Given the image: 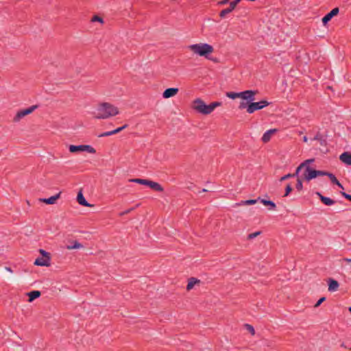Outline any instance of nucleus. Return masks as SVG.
Masks as SVG:
<instances>
[{"mask_svg":"<svg viewBox=\"0 0 351 351\" xmlns=\"http://www.w3.org/2000/svg\"><path fill=\"white\" fill-rule=\"evenodd\" d=\"M97 111V113L95 115V118L101 119H106L119 114L118 108L109 103L99 104Z\"/></svg>","mask_w":351,"mask_h":351,"instance_id":"obj_1","label":"nucleus"},{"mask_svg":"<svg viewBox=\"0 0 351 351\" xmlns=\"http://www.w3.org/2000/svg\"><path fill=\"white\" fill-rule=\"evenodd\" d=\"M314 161V159H308L301 163L296 169L295 173L298 174L302 171L301 178L302 180L309 182L312 179L315 178L316 170L310 167V164Z\"/></svg>","mask_w":351,"mask_h":351,"instance_id":"obj_2","label":"nucleus"},{"mask_svg":"<svg viewBox=\"0 0 351 351\" xmlns=\"http://www.w3.org/2000/svg\"><path fill=\"white\" fill-rule=\"evenodd\" d=\"M221 103L218 101L213 102L209 105L206 104V103L202 100L201 99H196L193 101L192 104V108L198 112L199 113L203 114H210L217 107L221 106Z\"/></svg>","mask_w":351,"mask_h":351,"instance_id":"obj_3","label":"nucleus"},{"mask_svg":"<svg viewBox=\"0 0 351 351\" xmlns=\"http://www.w3.org/2000/svg\"><path fill=\"white\" fill-rule=\"evenodd\" d=\"M189 49L194 53L206 57L214 51L213 47L206 43H199L189 46Z\"/></svg>","mask_w":351,"mask_h":351,"instance_id":"obj_4","label":"nucleus"},{"mask_svg":"<svg viewBox=\"0 0 351 351\" xmlns=\"http://www.w3.org/2000/svg\"><path fill=\"white\" fill-rule=\"evenodd\" d=\"M69 149L71 153L87 152L90 154H95L96 152L95 149L88 145H71L69 146Z\"/></svg>","mask_w":351,"mask_h":351,"instance_id":"obj_5","label":"nucleus"},{"mask_svg":"<svg viewBox=\"0 0 351 351\" xmlns=\"http://www.w3.org/2000/svg\"><path fill=\"white\" fill-rule=\"evenodd\" d=\"M268 104L269 103L265 100L258 102H252L247 106V112L250 114L253 113L254 111L268 106Z\"/></svg>","mask_w":351,"mask_h":351,"instance_id":"obj_6","label":"nucleus"},{"mask_svg":"<svg viewBox=\"0 0 351 351\" xmlns=\"http://www.w3.org/2000/svg\"><path fill=\"white\" fill-rule=\"evenodd\" d=\"M37 107L38 106L36 105H35V106H32L27 109H24V110H21L19 111L14 118V121L19 122L22 118H23L24 117L33 112L37 108Z\"/></svg>","mask_w":351,"mask_h":351,"instance_id":"obj_7","label":"nucleus"},{"mask_svg":"<svg viewBox=\"0 0 351 351\" xmlns=\"http://www.w3.org/2000/svg\"><path fill=\"white\" fill-rule=\"evenodd\" d=\"M256 95V92L253 90H245L243 92H241V97L243 100L247 101H253L254 100V95Z\"/></svg>","mask_w":351,"mask_h":351,"instance_id":"obj_8","label":"nucleus"},{"mask_svg":"<svg viewBox=\"0 0 351 351\" xmlns=\"http://www.w3.org/2000/svg\"><path fill=\"white\" fill-rule=\"evenodd\" d=\"M339 13V8L332 9L329 13L322 18V23L326 25L331 19Z\"/></svg>","mask_w":351,"mask_h":351,"instance_id":"obj_9","label":"nucleus"},{"mask_svg":"<svg viewBox=\"0 0 351 351\" xmlns=\"http://www.w3.org/2000/svg\"><path fill=\"white\" fill-rule=\"evenodd\" d=\"M339 160L347 165H351V154L346 152L339 156Z\"/></svg>","mask_w":351,"mask_h":351,"instance_id":"obj_10","label":"nucleus"},{"mask_svg":"<svg viewBox=\"0 0 351 351\" xmlns=\"http://www.w3.org/2000/svg\"><path fill=\"white\" fill-rule=\"evenodd\" d=\"M178 92V88H167L166 89L163 93H162V96L164 98H169V97H173L175 96Z\"/></svg>","mask_w":351,"mask_h":351,"instance_id":"obj_11","label":"nucleus"},{"mask_svg":"<svg viewBox=\"0 0 351 351\" xmlns=\"http://www.w3.org/2000/svg\"><path fill=\"white\" fill-rule=\"evenodd\" d=\"M60 193H58L56 195L51 196L49 198H42L40 199V202H44L47 204H54L56 201L60 198Z\"/></svg>","mask_w":351,"mask_h":351,"instance_id":"obj_12","label":"nucleus"},{"mask_svg":"<svg viewBox=\"0 0 351 351\" xmlns=\"http://www.w3.org/2000/svg\"><path fill=\"white\" fill-rule=\"evenodd\" d=\"M50 257H40L36 259L34 264L38 266H49Z\"/></svg>","mask_w":351,"mask_h":351,"instance_id":"obj_13","label":"nucleus"},{"mask_svg":"<svg viewBox=\"0 0 351 351\" xmlns=\"http://www.w3.org/2000/svg\"><path fill=\"white\" fill-rule=\"evenodd\" d=\"M276 129H271L265 132L262 136L263 141L265 143L268 142L271 137L276 132Z\"/></svg>","mask_w":351,"mask_h":351,"instance_id":"obj_14","label":"nucleus"},{"mask_svg":"<svg viewBox=\"0 0 351 351\" xmlns=\"http://www.w3.org/2000/svg\"><path fill=\"white\" fill-rule=\"evenodd\" d=\"M77 202L80 205H82L84 206H90V207L93 206V205L90 204L86 202V199L84 198V197L81 191H80L77 195Z\"/></svg>","mask_w":351,"mask_h":351,"instance_id":"obj_15","label":"nucleus"},{"mask_svg":"<svg viewBox=\"0 0 351 351\" xmlns=\"http://www.w3.org/2000/svg\"><path fill=\"white\" fill-rule=\"evenodd\" d=\"M316 194L319 197L321 201L327 206L332 205L335 203L334 200L329 197L322 195L319 192H317Z\"/></svg>","mask_w":351,"mask_h":351,"instance_id":"obj_16","label":"nucleus"},{"mask_svg":"<svg viewBox=\"0 0 351 351\" xmlns=\"http://www.w3.org/2000/svg\"><path fill=\"white\" fill-rule=\"evenodd\" d=\"M339 287V283L337 280L333 279L329 280V284H328V291H336Z\"/></svg>","mask_w":351,"mask_h":351,"instance_id":"obj_17","label":"nucleus"},{"mask_svg":"<svg viewBox=\"0 0 351 351\" xmlns=\"http://www.w3.org/2000/svg\"><path fill=\"white\" fill-rule=\"evenodd\" d=\"M200 283V280H197L195 278H191L189 280V282H188V285L186 286V289L188 291L189 290H191L194 286L195 285H198Z\"/></svg>","mask_w":351,"mask_h":351,"instance_id":"obj_18","label":"nucleus"},{"mask_svg":"<svg viewBox=\"0 0 351 351\" xmlns=\"http://www.w3.org/2000/svg\"><path fill=\"white\" fill-rule=\"evenodd\" d=\"M27 295L29 296L28 301L29 302H32L35 299L38 298L40 295V292L39 291H33L31 292H29L27 293Z\"/></svg>","mask_w":351,"mask_h":351,"instance_id":"obj_19","label":"nucleus"},{"mask_svg":"<svg viewBox=\"0 0 351 351\" xmlns=\"http://www.w3.org/2000/svg\"><path fill=\"white\" fill-rule=\"evenodd\" d=\"M148 186L157 191H162L163 190L162 187L158 183L151 180H149Z\"/></svg>","mask_w":351,"mask_h":351,"instance_id":"obj_20","label":"nucleus"},{"mask_svg":"<svg viewBox=\"0 0 351 351\" xmlns=\"http://www.w3.org/2000/svg\"><path fill=\"white\" fill-rule=\"evenodd\" d=\"M130 182L144 184L148 186L149 180H145V179H139V178H135V179H131L130 180Z\"/></svg>","mask_w":351,"mask_h":351,"instance_id":"obj_21","label":"nucleus"},{"mask_svg":"<svg viewBox=\"0 0 351 351\" xmlns=\"http://www.w3.org/2000/svg\"><path fill=\"white\" fill-rule=\"evenodd\" d=\"M73 245H67L66 248L68 250H75V249H80V248L83 247V245L76 241H73Z\"/></svg>","mask_w":351,"mask_h":351,"instance_id":"obj_22","label":"nucleus"},{"mask_svg":"<svg viewBox=\"0 0 351 351\" xmlns=\"http://www.w3.org/2000/svg\"><path fill=\"white\" fill-rule=\"evenodd\" d=\"M261 202L265 206H269V210H274L276 208V204L271 201L261 199Z\"/></svg>","mask_w":351,"mask_h":351,"instance_id":"obj_23","label":"nucleus"},{"mask_svg":"<svg viewBox=\"0 0 351 351\" xmlns=\"http://www.w3.org/2000/svg\"><path fill=\"white\" fill-rule=\"evenodd\" d=\"M328 177H329V178L330 179V180H331V182L332 183L337 184L338 186H339L340 188L343 189V186L337 180V179L336 178V177L333 174H332V173L328 174Z\"/></svg>","mask_w":351,"mask_h":351,"instance_id":"obj_24","label":"nucleus"},{"mask_svg":"<svg viewBox=\"0 0 351 351\" xmlns=\"http://www.w3.org/2000/svg\"><path fill=\"white\" fill-rule=\"evenodd\" d=\"M226 96L230 99H234L236 98H240L241 93L228 92Z\"/></svg>","mask_w":351,"mask_h":351,"instance_id":"obj_25","label":"nucleus"},{"mask_svg":"<svg viewBox=\"0 0 351 351\" xmlns=\"http://www.w3.org/2000/svg\"><path fill=\"white\" fill-rule=\"evenodd\" d=\"M234 8H232V5H230L229 8H226V9H224L221 12H220V16L221 18H223L225 17V16L229 13H230Z\"/></svg>","mask_w":351,"mask_h":351,"instance_id":"obj_26","label":"nucleus"},{"mask_svg":"<svg viewBox=\"0 0 351 351\" xmlns=\"http://www.w3.org/2000/svg\"><path fill=\"white\" fill-rule=\"evenodd\" d=\"M259 198L257 199H249L246 201H242L241 203L239 204V205H252L255 204L258 201Z\"/></svg>","mask_w":351,"mask_h":351,"instance_id":"obj_27","label":"nucleus"},{"mask_svg":"<svg viewBox=\"0 0 351 351\" xmlns=\"http://www.w3.org/2000/svg\"><path fill=\"white\" fill-rule=\"evenodd\" d=\"M302 178L298 177L297 180L296 188L298 190L300 191L302 189Z\"/></svg>","mask_w":351,"mask_h":351,"instance_id":"obj_28","label":"nucleus"},{"mask_svg":"<svg viewBox=\"0 0 351 351\" xmlns=\"http://www.w3.org/2000/svg\"><path fill=\"white\" fill-rule=\"evenodd\" d=\"M245 327L247 331H249L252 335L255 334L254 329L252 326L250 324H245Z\"/></svg>","mask_w":351,"mask_h":351,"instance_id":"obj_29","label":"nucleus"},{"mask_svg":"<svg viewBox=\"0 0 351 351\" xmlns=\"http://www.w3.org/2000/svg\"><path fill=\"white\" fill-rule=\"evenodd\" d=\"M113 134H114V130H112V131H110V132H106L102 133V134H99L98 136L99 137H104V136H111V135H113Z\"/></svg>","mask_w":351,"mask_h":351,"instance_id":"obj_30","label":"nucleus"},{"mask_svg":"<svg viewBox=\"0 0 351 351\" xmlns=\"http://www.w3.org/2000/svg\"><path fill=\"white\" fill-rule=\"evenodd\" d=\"M296 175H297V174H296L295 173H293V174L288 173V174H287V175H285V176H282V177L280 178V180L281 182H282V181H284V180H287V179H288V178H289L294 177V176H295Z\"/></svg>","mask_w":351,"mask_h":351,"instance_id":"obj_31","label":"nucleus"},{"mask_svg":"<svg viewBox=\"0 0 351 351\" xmlns=\"http://www.w3.org/2000/svg\"><path fill=\"white\" fill-rule=\"evenodd\" d=\"M91 21L93 22H96V21L97 22H99L101 23H103V22H104L103 19L101 17L98 16H94Z\"/></svg>","mask_w":351,"mask_h":351,"instance_id":"obj_32","label":"nucleus"},{"mask_svg":"<svg viewBox=\"0 0 351 351\" xmlns=\"http://www.w3.org/2000/svg\"><path fill=\"white\" fill-rule=\"evenodd\" d=\"M328 174H330V173L323 171L316 170V176L317 177L319 176H328Z\"/></svg>","mask_w":351,"mask_h":351,"instance_id":"obj_33","label":"nucleus"},{"mask_svg":"<svg viewBox=\"0 0 351 351\" xmlns=\"http://www.w3.org/2000/svg\"><path fill=\"white\" fill-rule=\"evenodd\" d=\"M261 234V232H255L254 233H252V234H250L248 235V239H252L255 237H256L257 236H258L259 234Z\"/></svg>","mask_w":351,"mask_h":351,"instance_id":"obj_34","label":"nucleus"},{"mask_svg":"<svg viewBox=\"0 0 351 351\" xmlns=\"http://www.w3.org/2000/svg\"><path fill=\"white\" fill-rule=\"evenodd\" d=\"M292 191V187L291 186L290 184H287V187H286V192H285V196H287L289 193H291Z\"/></svg>","mask_w":351,"mask_h":351,"instance_id":"obj_35","label":"nucleus"},{"mask_svg":"<svg viewBox=\"0 0 351 351\" xmlns=\"http://www.w3.org/2000/svg\"><path fill=\"white\" fill-rule=\"evenodd\" d=\"M326 298L324 297H322L317 302V303L315 304V307L317 308L324 301H325Z\"/></svg>","mask_w":351,"mask_h":351,"instance_id":"obj_36","label":"nucleus"},{"mask_svg":"<svg viewBox=\"0 0 351 351\" xmlns=\"http://www.w3.org/2000/svg\"><path fill=\"white\" fill-rule=\"evenodd\" d=\"M241 0H234L233 1L230 2V5H232V8H235L237 5L241 1Z\"/></svg>","mask_w":351,"mask_h":351,"instance_id":"obj_37","label":"nucleus"},{"mask_svg":"<svg viewBox=\"0 0 351 351\" xmlns=\"http://www.w3.org/2000/svg\"><path fill=\"white\" fill-rule=\"evenodd\" d=\"M40 253L42 254V257H50L49 254L43 250H40Z\"/></svg>","mask_w":351,"mask_h":351,"instance_id":"obj_38","label":"nucleus"},{"mask_svg":"<svg viewBox=\"0 0 351 351\" xmlns=\"http://www.w3.org/2000/svg\"><path fill=\"white\" fill-rule=\"evenodd\" d=\"M341 195L345 197L347 199L350 200L351 202V195H348L344 192H341Z\"/></svg>","mask_w":351,"mask_h":351,"instance_id":"obj_39","label":"nucleus"},{"mask_svg":"<svg viewBox=\"0 0 351 351\" xmlns=\"http://www.w3.org/2000/svg\"><path fill=\"white\" fill-rule=\"evenodd\" d=\"M247 108V103L245 101H241L239 106V108Z\"/></svg>","mask_w":351,"mask_h":351,"instance_id":"obj_40","label":"nucleus"},{"mask_svg":"<svg viewBox=\"0 0 351 351\" xmlns=\"http://www.w3.org/2000/svg\"><path fill=\"white\" fill-rule=\"evenodd\" d=\"M132 210H133V208H130V209H129V210H125V211H124V212L121 213L120 214V215H126V214L129 213L130 212H131Z\"/></svg>","mask_w":351,"mask_h":351,"instance_id":"obj_41","label":"nucleus"},{"mask_svg":"<svg viewBox=\"0 0 351 351\" xmlns=\"http://www.w3.org/2000/svg\"><path fill=\"white\" fill-rule=\"evenodd\" d=\"M122 130H123L122 128L120 127V128H118L114 130V134H116L121 132Z\"/></svg>","mask_w":351,"mask_h":351,"instance_id":"obj_42","label":"nucleus"},{"mask_svg":"<svg viewBox=\"0 0 351 351\" xmlns=\"http://www.w3.org/2000/svg\"><path fill=\"white\" fill-rule=\"evenodd\" d=\"M229 1V0H223L219 3L221 5L226 4Z\"/></svg>","mask_w":351,"mask_h":351,"instance_id":"obj_43","label":"nucleus"},{"mask_svg":"<svg viewBox=\"0 0 351 351\" xmlns=\"http://www.w3.org/2000/svg\"><path fill=\"white\" fill-rule=\"evenodd\" d=\"M343 261H345L346 263H350L351 262V259L350 258H344Z\"/></svg>","mask_w":351,"mask_h":351,"instance_id":"obj_44","label":"nucleus"},{"mask_svg":"<svg viewBox=\"0 0 351 351\" xmlns=\"http://www.w3.org/2000/svg\"><path fill=\"white\" fill-rule=\"evenodd\" d=\"M303 141H304V142L307 143L308 142V138L306 136H304L303 137Z\"/></svg>","mask_w":351,"mask_h":351,"instance_id":"obj_45","label":"nucleus"},{"mask_svg":"<svg viewBox=\"0 0 351 351\" xmlns=\"http://www.w3.org/2000/svg\"><path fill=\"white\" fill-rule=\"evenodd\" d=\"M128 127V125H123L122 127H121L122 128V130H124L125 128H126Z\"/></svg>","mask_w":351,"mask_h":351,"instance_id":"obj_46","label":"nucleus"},{"mask_svg":"<svg viewBox=\"0 0 351 351\" xmlns=\"http://www.w3.org/2000/svg\"><path fill=\"white\" fill-rule=\"evenodd\" d=\"M318 138H318V136H315V137L313 138V140H317Z\"/></svg>","mask_w":351,"mask_h":351,"instance_id":"obj_47","label":"nucleus"},{"mask_svg":"<svg viewBox=\"0 0 351 351\" xmlns=\"http://www.w3.org/2000/svg\"><path fill=\"white\" fill-rule=\"evenodd\" d=\"M203 191L206 192V191H207V190L206 189H203Z\"/></svg>","mask_w":351,"mask_h":351,"instance_id":"obj_48","label":"nucleus"},{"mask_svg":"<svg viewBox=\"0 0 351 351\" xmlns=\"http://www.w3.org/2000/svg\"><path fill=\"white\" fill-rule=\"evenodd\" d=\"M349 311L351 312V307L349 308Z\"/></svg>","mask_w":351,"mask_h":351,"instance_id":"obj_49","label":"nucleus"}]
</instances>
